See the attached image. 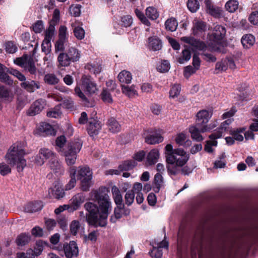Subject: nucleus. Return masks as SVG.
Returning a JSON list of instances; mask_svg holds the SVG:
<instances>
[{"instance_id":"nucleus-1","label":"nucleus","mask_w":258,"mask_h":258,"mask_svg":"<svg viewBox=\"0 0 258 258\" xmlns=\"http://www.w3.org/2000/svg\"><path fill=\"white\" fill-rule=\"evenodd\" d=\"M26 154L24 144H14L9 149L5 158L11 166H16L18 172L23 171L26 166V161L24 156Z\"/></svg>"},{"instance_id":"nucleus-2","label":"nucleus","mask_w":258,"mask_h":258,"mask_svg":"<svg viewBox=\"0 0 258 258\" xmlns=\"http://www.w3.org/2000/svg\"><path fill=\"white\" fill-rule=\"evenodd\" d=\"M189 159V155L182 149H174L172 154L167 156V168L168 172L173 175L177 173V167L184 165Z\"/></svg>"},{"instance_id":"nucleus-3","label":"nucleus","mask_w":258,"mask_h":258,"mask_svg":"<svg viewBox=\"0 0 258 258\" xmlns=\"http://www.w3.org/2000/svg\"><path fill=\"white\" fill-rule=\"evenodd\" d=\"M98 91L96 83L91 77L83 75L80 81L77 84L75 88V94L83 101L88 100L84 93L88 95H92Z\"/></svg>"},{"instance_id":"nucleus-4","label":"nucleus","mask_w":258,"mask_h":258,"mask_svg":"<svg viewBox=\"0 0 258 258\" xmlns=\"http://www.w3.org/2000/svg\"><path fill=\"white\" fill-rule=\"evenodd\" d=\"M194 209H204V210H229L227 205L223 201L204 196L195 199L191 204Z\"/></svg>"},{"instance_id":"nucleus-5","label":"nucleus","mask_w":258,"mask_h":258,"mask_svg":"<svg viewBox=\"0 0 258 258\" xmlns=\"http://www.w3.org/2000/svg\"><path fill=\"white\" fill-rule=\"evenodd\" d=\"M82 142L77 139L70 142L67 145V149L60 153L65 157L66 162L68 165H72L76 162L77 154L82 148Z\"/></svg>"},{"instance_id":"nucleus-6","label":"nucleus","mask_w":258,"mask_h":258,"mask_svg":"<svg viewBox=\"0 0 258 258\" xmlns=\"http://www.w3.org/2000/svg\"><path fill=\"white\" fill-rule=\"evenodd\" d=\"M86 220L88 224L94 227H105L109 211H88Z\"/></svg>"},{"instance_id":"nucleus-7","label":"nucleus","mask_w":258,"mask_h":258,"mask_svg":"<svg viewBox=\"0 0 258 258\" xmlns=\"http://www.w3.org/2000/svg\"><path fill=\"white\" fill-rule=\"evenodd\" d=\"M226 33V30L224 26L217 25L214 27L213 32L208 36L209 45L211 46L212 50L220 51L219 45L221 43Z\"/></svg>"},{"instance_id":"nucleus-8","label":"nucleus","mask_w":258,"mask_h":258,"mask_svg":"<svg viewBox=\"0 0 258 258\" xmlns=\"http://www.w3.org/2000/svg\"><path fill=\"white\" fill-rule=\"evenodd\" d=\"M95 198L97 201L99 210H110L112 208V202L108 194H99L97 192ZM84 207L85 210H99L97 205L91 202L86 203Z\"/></svg>"},{"instance_id":"nucleus-9","label":"nucleus","mask_w":258,"mask_h":258,"mask_svg":"<svg viewBox=\"0 0 258 258\" xmlns=\"http://www.w3.org/2000/svg\"><path fill=\"white\" fill-rule=\"evenodd\" d=\"M77 176L81 180L83 190H88L92 184V172L90 169L87 166L80 167L78 170Z\"/></svg>"},{"instance_id":"nucleus-10","label":"nucleus","mask_w":258,"mask_h":258,"mask_svg":"<svg viewBox=\"0 0 258 258\" xmlns=\"http://www.w3.org/2000/svg\"><path fill=\"white\" fill-rule=\"evenodd\" d=\"M14 62L16 64L25 69L30 74H35L36 69L31 56L27 54H24L21 57L14 59Z\"/></svg>"},{"instance_id":"nucleus-11","label":"nucleus","mask_w":258,"mask_h":258,"mask_svg":"<svg viewBox=\"0 0 258 258\" xmlns=\"http://www.w3.org/2000/svg\"><path fill=\"white\" fill-rule=\"evenodd\" d=\"M84 202V197L81 194L74 196L69 201V204L60 206L55 210H77L79 209Z\"/></svg>"},{"instance_id":"nucleus-12","label":"nucleus","mask_w":258,"mask_h":258,"mask_svg":"<svg viewBox=\"0 0 258 258\" xmlns=\"http://www.w3.org/2000/svg\"><path fill=\"white\" fill-rule=\"evenodd\" d=\"M145 142L148 144L154 145L160 142L161 134L160 130H154L150 131H146L144 133Z\"/></svg>"},{"instance_id":"nucleus-13","label":"nucleus","mask_w":258,"mask_h":258,"mask_svg":"<svg viewBox=\"0 0 258 258\" xmlns=\"http://www.w3.org/2000/svg\"><path fill=\"white\" fill-rule=\"evenodd\" d=\"M63 248L67 258L77 257L79 255V248L75 241H71L69 243H64Z\"/></svg>"},{"instance_id":"nucleus-14","label":"nucleus","mask_w":258,"mask_h":258,"mask_svg":"<svg viewBox=\"0 0 258 258\" xmlns=\"http://www.w3.org/2000/svg\"><path fill=\"white\" fill-rule=\"evenodd\" d=\"M212 115V112L207 110L199 111L197 114L196 124L200 128L206 125Z\"/></svg>"},{"instance_id":"nucleus-15","label":"nucleus","mask_w":258,"mask_h":258,"mask_svg":"<svg viewBox=\"0 0 258 258\" xmlns=\"http://www.w3.org/2000/svg\"><path fill=\"white\" fill-rule=\"evenodd\" d=\"M180 40L189 44L195 50H205L207 48V45L204 42L192 37H182Z\"/></svg>"},{"instance_id":"nucleus-16","label":"nucleus","mask_w":258,"mask_h":258,"mask_svg":"<svg viewBox=\"0 0 258 258\" xmlns=\"http://www.w3.org/2000/svg\"><path fill=\"white\" fill-rule=\"evenodd\" d=\"M36 135L41 136H47L49 135H54L55 131L53 127L46 122H41L34 131Z\"/></svg>"},{"instance_id":"nucleus-17","label":"nucleus","mask_w":258,"mask_h":258,"mask_svg":"<svg viewBox=\"0 0 258 258\" xmlns=\"http://www.w3.org/2000/svg\"><path fill=\"white\" fill-rule=\"evenodd\" d=\"M46 105V101L42 99H38L31 105L28 111V114L34 116L39 113Z\"/></svg>"},{"instance_id":"nucleus-18","label":"nucleus","mask_w":258,"mask_h":258,"mask_svg":"<svg viewBox=\"0 0 258 258\" xmlns=\"http://www.w3.org/2000/svg\"><path fill=\"white\" fill-rule=\"evenodd\" d=\"M49 166L51 170L57 175H62L64 173V169L60 162L58 161L57 156L52 158L49 161Z\"/></svg>"},{"instance_id":"nucleus-19","label":"nucleus","mask_w":258,"mask_h":258,"mask_svg":"<svg viewBox=\"0 0 258 258\" xmlns=\"http://www.w3.org/2000/svg\"><path fill=\"white\" fill-rule=\"evenodd\" d=\"M101 128V124L97 118H90L89 124L87 127V130L89 134L91 136L98 134L99 130Z\"/></svg>"},{"instance_id":"nucleus-20","label":"nucleus","mask_w":258,"mask_h":258,"mask_svg":"<svg viewBox=\"0 0 258 258\" xmlns=\"http://www.w3.org/2000/svg\"><path fill=\"white\" fill-rule=\"evenodd\" d=\"M206 5L207 13L210 15L215 18L223 17L224 12L221 8L213 6L209 0H206Z\"/></svg>"},{"instance_id":"nucleus-21","label":"nucleus","mask_w":258,"mask_h":258,"mask_svg":"<svg viewBox=\"0 0 258 258\" xmlns=\"http://www.w3.org/2000/svg\"><path fill=\"white\" fill-rule=\"evenodd\" d=\"M46 245V242L43 241L42 240L37 241L34 250L29 249L27 251V254H29V258H35V256L40 255L43 250V246Z\"/></svg>"},{"instance_id":"nucleus-22","label":"nucleus","mask_w":258,"mask_h":258,"mask_svg":"<svg viewBox=\"0 0 258 258\" xmlns=\"http://www.w3.org/2000/svg\"><path fill=\"white\" fill-rule=\"evenodd\" d=\"M64 195L63 189L59 183L55 184L53 187L50 188L48 190V196L50 198L59 199L62 198Z\"/></svg>"},{"instance_id":"nucleus-23","label":"nucleus","mask_w":258,"mask_h":258,"mask_svg":"<svg viewBox=\"0 0 258 258\" xmlns=\"http://www.w3.org/2000/svg\"><path fill=\"white\" fill-rule=\"evenodd\" d=\"M111 192L117 208L118 210H121L123 208V204L122 203V197L119 188L115 185L113 186L111 188Z\"/></svg>"},{"instance_id":"nucleus-24","label":"nucleus","mask_w":258,"mask_h":258,"mask_svg":"<svg viewBox=\"0 0 258 258\" xmlns=\"http://www.w3.org/2000/svg\"><path fill=\"white\" fill-rule=\"evenodd\" d=\"M21 87L29 92H33L36 90L40 88V85L38 82L35 81H26L22 82Z\"/></svg>"},{"instance_id":"nucleus-25","label":"nucleus","mask_w":258,"mask_h":258,"mask_svg":"<svg viewBox=\"0 0 258 258\" xmlns=\"http://www.w3.org/2000/svg\"><path fill=\"white\" fill-rule=\"evenodd\" d=\"M148 47L150 50L155 51L160 49L161 41L159 37L156 36L150 37L148 38Z\"/></svg>"},{"instance_id":"nucleus-26","label":"nucleus","mask_w":258,"mask_h":258,"mask_svg":"<svg viewBox=\"0 0 258 258\" xmlns=\"http://www.w3.org/2000/svg\"><path fill=\"white\" fill-rule=\"evenodd\" d=\"M9 69L0 63V81L9 85H12L13 81L7 74L8 73L7 70Z\"/></svg>"},{"instance_id":"nucleus-27","label":"nucleus","mask_w":258,"mask_h":258,"mask_svg":"<svg viewBox=\"0 0 258 258\" xmlns=\"http://www.w3.org/2000/svg\"><path fill=\"white\" fill-rule=\"evenodd\" d=\"M65 53L72 62L79 61L81 57V52L78 49L74 47H70Z\"/></svg>"},{"instance_id":"nucleus-28","label":"nucleus","mask_w":258,"mask_h":258,"mask_svg":"<svg viewBox=\"0 0 258 258\" xmlns=\"http://www.w3.org/2000/svg\"><path fill=\"white\" fill-rule=\"evenodd\" d=\"M63 211H54L56 215V220L60 229L66 230L68 226L67 219L65 215L61 214Z\"/></svg>"},{"instance_id":"nucleus-29","label":"nucleus","mask_w":258,"mask_h":258,"mask_svg":"<svg viewBox=\"0 0 258 258\" xmlns=\"http://www.w3.org/2000/svg\"><path fill=\"white\" fill-rule=\"evenodd\" d=\"M159 157L160 153L158 150L155 149L152 150L147 157L148 164L150 165L155 164L157 162Z\"/></svg>"},{"instance_id":"nucleus-30","label":"nucleus","mask_w":258,"mask_h":258,"mask_svg":"<svg viewBox=\"0 0 258 258\" xmlns=\"http://www.w3.org/2000/svg\"><path fill=\"white\" fill-rule=\"evenodd\" d=\"M189 132L191 134V137L194 140L197 142H201L204 140V138L200 134L202 133L197 124L195 126H191L189 127Z\"/></svg>"},{"instance_id":"nucleus-31","label":"nucleus","mask_w":258,"mask_h":258,"mask_svg":"<svg viewBox=\"0 0 258 258\" xmlns=\"http://www.w3.org/2000/svg\"><path fill=\"white\" fill-rule=\"evenodd\" d=\"M243 46L245 48H249L255 43V37L250 34L243 35L241 40Z\"/></svg>"},{"instance_id":"nucleus-32","label":"nucleus","mask_w":258,"mask_h":258,"mask_svg":"<svg viewBox=\"0 0 258 258\" xmlns=\"http://www.w3.org/2000/svg\"><path fill=\"white\" fill-rule=\"evenodd\" d=\"M117 78L122 84H130L132 80V75L130 72L123 70L119 73Z\"/></svg>"},{"instance_id":"nucleus-33","label":"nucleus","mask_w":258,"mask_h":258,"mask_svg":"<svg viewBox=\"0 0 258 258\" xmlns=\"http://www.w3.org/2000/svg\"><path fill=\"white\" fill-rule=\"evenodd\" d=\"M108 129L111 132L115 133L120 131L121 125L113 117L110 118L107 122Z\"/></svg>"},{"instance_id":"nucleus-34","label":"nucleus","mask_w":258,"mask_h":258,"mask_svg":"<svg viewBox=\"0 0 258 258\" xmlns=\"http://www.w3.org/2000/svg\"><path fill=\"white\" fill-rule=\"evenodd\" d=\"M239 3L237 0H229L225 5V10L229 13L235 12L239 8Z\"/></svg>"},{"instance_id":"nucleus-35","label":"nucleus","mask_w":258,"mask_h":258,"mask_svg":"<svg viewBox=\"0 0 258 258\" xmlns=\"http://www.w3.org/2000/svg\"><path fill=\"white\" fill-rule=\"evenodd\" d=\"M58 67H66L70 65L72 62L65 52L60 53L57 57Z\"/></svg>"},{"instance_id":"nucleus-36","label":"nucleus","mask_w":258,"mask_h":258,"mask_svg":"<svg viewBox=\"0 0 258 258\" xmlns=\"http://www.w3.org/2000/svg\"><path fill=\"white\" fill-rule=\"evenodd\" d=\"M30 240V236L29 233H23L18 236L16 239V243L18 246H24L27 244Z\"/></svg>"},{"instance_id":"nucleus-37","label":"nucleus","mask_w":258,"mask_h":258,"mask_svg":"<svg viewBox=\"0 0 258 258\" xmlns=\"http://www.w3.org/2000/svg\"><path fill=\"white\" fill-rule=\"evenodd\" d=\"M66 143V139L64 136H60L57 137L55 141V148L58 152L61 153L67 149V146L64 147Z\"/></svg>"},{"instance_id":"nucleus-38","label":"nucleus","mask_w":258,"mask_h":258,"mask_svg":"<svg viewBox=\"0 0 258 258\" xmlns=\"http://www.w3.org/2000/svg\"><path fill=\"white\" fill-rule=\"evenodd\" d=\"M122 92L129 97H133L138 94L137 91L134 85L131 86L121 85Z\"/></svg>"},{"instance_id":"nucleus-39","label":"nucleus","mask_w":258,"mask_h":258,"mask_svg":"<svg viewBox=\"0 0 258 258\" xmlns=\"http://www.w3.org/2000/svg\"><path fill=\"white\" fill-rule=\"evenodd\" d=\"M193 33L195 35L204 32L206 29V24L201 21L195 20L194 22Z\"/></svg>"},{"instance_id":"nucleus-40","label":"nucleus","mask_w":258,"mask_h":258,"mask_svg":"<svg viewBox=\"0 0 258 258\" xmlns=\"http://www.w3.org/2000/svg\"><path fill=\"white\" fill-rule=\"evenodd\" d=\"M175 142L180 146H189L191 144V141L187 139L186 135L183 133L177 135Z\"/></svg>"},{"instance_id":"nucleus-41","label":"nucleus","mask_w":258,"mask_h":258,"mask_svg":"<svg viewBox=\"0 0 258 258\" xmlns=\"http://www.w3.org/2000/svg\"><path fill=\"white\" fill-rule=\"evenodd\" d=\"M0 98L11 101L13 98V93L3 85L0 84Z\"/></svg>"},{"instance_id":"nucleus-42","label":"nucleus","mask_w":258,"mask_h":258,"mask_svg":"<svg viewBox=\"0 0 258 258\" xmlns=\"http://www.w3.org/2000/svg\"><path fill=\"white\" fill-rule=\"evenodd\" d=\"M40 155H42L44 159L46 160L47 159L51 160L52 158H54L56 155V153L48 148H42L39 151Z\"/></svg>"},{"instance_id":"nucleus-43","label":"nucleus","mask_w":258,"mask_h":258,"mask_svg":"<svg viewBox=\"0 0 258 258\" xmlns=\"http://www.w3.org/2000/svg\"><path fill=\"white\" fill-rule=\"evenodd\" d=\"M177 26L178 23L176 19L173 18L168 19L165 23V29L171 32L175 31L177 29Z\"/></svg>"},{"instance_id":"nucleus-44","label":"nucleus","mask_w":258,"mask_h":258,"mask_svg":"<svg viewBox=\"0 0 258 258\" xmlns=\"http://www.w3.org/2000/svg\"><path fill=\"white\" fill-rule=\"evenodd\" d=\"M76 171V169L74 167H72L70 168L71 179H70L69 183L66 185V190H70L75 186L76 183V180L75 178Z\"/></svg>"},{"instance_id":"nucleus-45","label":"nucleus","mask_w":258,"mask_h":258,"mask_svg":"<svg viewBox=\"0 0 258 258\" xmlns=\"http://www.w3.org/2000/svg\"><path fill=\"white\" fill-rule=\"evenodd\" d=\"M152 249L149 252L151 256L154 258H161V241L157 243V246L153 244Z\"/></svg>"},{"instance_id":"nucleus-46","label":"nucleus","mask_w":258,"mask_h":258,"mask_svg":"<svg viewBox=\"0 0 258 258\" xmlns=\"http://www.w3.org/2000/svg\"><path fill=\"white\" fill-rule=\"evenodd\" d=\"M137 162L133 160L124 161L120 166L119 168L121 170H130L136 166Z\"/></svg>"},{"instance_id":"nucleus-47","label":"nucleus","mask_w":258,"mask_h":258,"mask_svg":"<svg viewBox=\"0 0 258 258\" xmlns=\"http://www.w3.org/2000/svg\"><path fill=\"white\" fill-rule=\"evenodd\" d=\"M228 128L229 127H228L226 124H224V126H223V123H222L218 131L210 135L209 136V138L211 139H217L221 138L223 133L228 131Z\"/></svg>"},{"instance_id":"nucleus-48","label":"nucleus","mask_w":258,"mask_h":258,"mask_svg":"<svg viewBox=\"0 0 258 258\" xmlns=\"http://www.w3.org/2000/svg\"><path fill=\"white\" fill-rule=\"evenodd\" d=\"M72 27L74 28L73 32L75 37L79 40H82L85 36V31L81 27L76 26L74 24H72Z\"/></svg>"},{"instance_id":"nucleus-49","label":"nucleus","mask_w":258,"mask_h":258,"mask_svg":"<svg viewBox=\"0 0 258 258\" xmlns=\"http://www.w3.org/2000/svg\"><path fill=\"white\" fill-rule=\"evenodd\" d=\"M44 81L48 84L54 85L58 83L59 79L54 74H48L45 76Z\"/></svg>"},{"instance_id":"nucleus-50","label":"nucleus","mask_w":258,"mask_h":258,"mask_svg":"<svg viewBox=\"0 0 258 258\" xmlns=\"http://www.w3.org/2000/svg\"><path fill=\"white\" fill-rule=\"evenodd\" d=\"M43 208V203L39 201L29 202L26 205V209L27 210H41Z\"/></svg>"},{"instance_id":"nucleus-51","label":"nucleus","mask_w":258,"mask_h":258,"mask_svg":"<svg viewBox=\"0 0 258 258\" xmlns=\"http://www.w3.org/2000/svg\"><path fill=\"white\" fill-rule=\"evenodd\" d=\"M146 15L150 19L156 20L159 17L157 10L152 7H148L146 10Z\"/></svg>"},{"instance_id":"nucleus-52","label":"nucleus","mask_w":258,"mask_h":258,"mask_svg":"<svg viewBox=\"0 0 258 258\" xmlns=\"http://www.w3.org/2000/svg\"><path fill=\"white\" fill-rule=\"evenodd\" d=\"M161 185V174L157 173L154 176V180L153 183L154 190L159 192Z\"/></svg>"},{"instance_id":"nucleus-53","label":"nucleus","mask_w":258,"mask_h":258,"mask_svg":"<svg viewBox=\"0 0 258 258\" xmlns=\"http://www.w3.org/2000/svg\"><path fill=\"white\" fill-rule=\"evenodd\" d=\"M227 69L226 61L225 59H222L220 61H218L215 66V73L219 74L222 72L225 71Z\"/></svg>"},{"instance_id":"nucleus-54","label":"nucleus","mask_w":258,"mask_h":258,"mask_svg":"<svg viewBox=\"0 0 258 258\" xmlns=\"http://www.w3.org/2000/svg\"><path fill=\"white\" fill-rule=\"evenodd\" d=\"M187 6L192 13L196 12L200 8V4L197 0H188Z\"/></svg>"},{"instance_id":"nucleus-55","label":"nucleus","mask_w":258,"mask_h":258,"mask_svg":"<svg viewBox=\"0 0 258 258\" xmlns=\"http://www.w3.org/2000/svg\"><path fill=\"white\" fill-rule=\"evenodd\" d=\"M59 38L61 40H68L69 37V33L66 26L64 25L60 26L58 30Z\"/></svg>"},{"instance_id":"nucleus-56","label":"nucleus","mask_w":258,"mask_h":258,"mask_svg":"<svg viewBox=\"0 0 258 258\" xmlns=\"http://www.w3.org/2000/svg\"><path fill=\"white\" fill-rule=\"evenodd\" d=\"M191 57V53L189 50L184 49L182 52V56L178 58V62L182 64L185 61H188Z\"/></svg>"},{"instance_id":"nucleus-57","label":"nucleus","mask_w":258,"mask_h":258,"mask_svg":"<svg viewBox=\"0 0 258 258\" xmlns=\"http://www.w3.org/2000/svg\"><path fill=\"white\" fill-rule=\"evenodd\" d=\"M133 23V19L131 16H124L121 18L120 25L122 27H130Z\"/></svg>"},{"instance_id":"nucleus-58","label":"nucleus","mask_w":258,"mask_h":258,"mask_svg":"<svg viewBox=\"0 0 258 258\" xmlns=\"http://www.w3.org/2000/svg\"><path fill=\"white\" fill-rule=\"evenodd\" d=\"M55 31L54 25L50 24L48 29L46 30L45 33V38L44 40H48L50 42L51 39L53 38Z\"/></svg>"},{"instance_id":"nucleus-59","label":"nucleus","mask_w":258,"mask_h":258,"mask_svg":"<svg viewBox=\"0 0 258 258\" xmlns=\"http://www.w3.org/2000/svg\"><path fill=\"white\" fill-rule=\"evenodd\" d=\"M5 47L6 52L9 53H15L18 49L16 45L12 41H8L6 42Z\"/></svg>"},{"instance_id":"nucleus-60","label":"nucleus","mask_w":258,"mask_h":258,"mask_svg":"<svg viewBox=\"0 0 258 258\" xmlns=\"http://www.w3.org/2000/svg\"><path fill=\"white\" fill-rule=\"evenodd\" d=\"M101 97L102 100L105 103H110L113 102L111 95L107 89H104L103 90L101 94Z\"/></svg>"},{"instance_id":"nucleus-61","label":"nucleus","mask_w":258,"mask_h":258,"mask_svg":"<svg viewBox=\"0 0 258 258\" xmlns=\"http://www.w3.org/2000/svg\"><path fill=\"white\" fill-rule=\"evenodd\" d=\"M7 72L15 76L19 81H21L22 82H24L26 80L25 76L16 70L10 69L9 70H7Z\"/></svg>"},{"instance_id":"nucleus-62","label":"nucleus","mask_w":258,"mask_h":258,"mask_svg":"<svg viewBox=\"0 0 258 258\" xmlns=\"http://www.w3.org/2000/svg\"><path fill=\"white\" fill-rule=\"evenodd\" d=\"M7 72L15 76L19 81H21L22 82H24L26 80L25 76L16 70L10 69L9 70H7Z\"/></svg>"},{"instance_id":"nucleus-63","label":"nucleus","mask_w":258,"mask_h":258,"mask_svg":"<svg viewBox=\"0 0 258 258\" xmlns=\"http://www.w3.org/2000/svg\"><path fill=\"white\" fill-rule=\"evenodd\" d=\"M86 69L89 70L91 73L94 74H99L101 71V67L97 63L88 64L86 66Z\"/></svg>"},{"instance_id":"nucleus-64","label":"nucleus","mask_w":258,"mask_h":258,"mask_svg":"<svg viewBox=\"0 0 258 258\" xmlns=\"http://www.w3.org/2000/svg\"><path fill=\"white\" fill-rule=\"evenodd\" d=\"M181 91V87L179 85H174L169 93V96L171 98H174L177 97L180 94Z\"/></svg>"}]
</instances>
